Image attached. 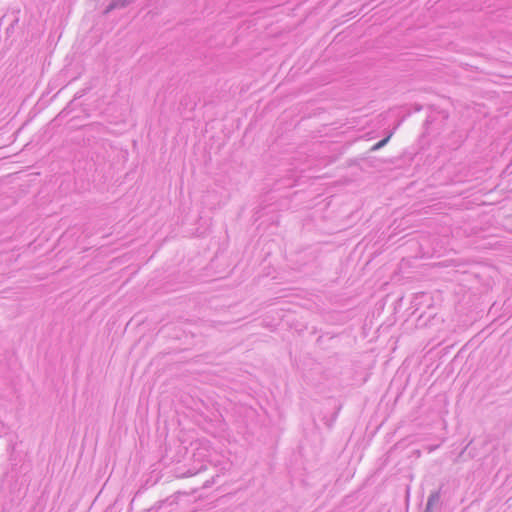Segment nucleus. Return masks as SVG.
I'll use <instances>...</instances> for the list:
<instances>
[{
  "mask_svg": "<svg viewBox=\"0 0 512 512\" xmlns=\"http://www.w3.org/2000/svg\"><path fill=\"white\" fill-rule=\"evenodd\" d=\"M391 135H389L387 138L379 141L377 144L374 145L373 147V150H377V149H380L381 147H383L390 139Z\"/></svg>",
  "mask_w": 512,
  "mask_h": 512,
  "instance_id": "f257e3e1",
  "label": "nucleus"
},
{
  "mask_svg": "<svg viewBox=\"0 0 512 512\" xmlns=\"http://www.w3.org/2000/svg\"><path fill=\"white\" fill-rule=\"evenodd\" d=\"M431 505H432V498H430V499H429V501H428V505H427L428 507H427V508H430V507H431Z\"/></svg>",
  "mask_w": 512,
  "mask_h": 512,
  "instance_id": "f03ea898",
  "label": "nucleus"
}]
</instances>
